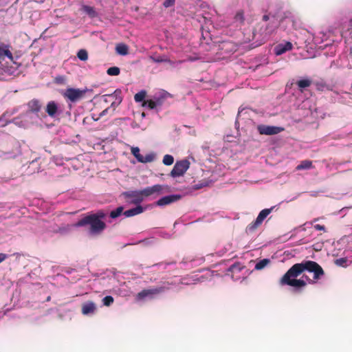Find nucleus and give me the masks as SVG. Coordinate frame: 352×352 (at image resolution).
Returning <instances> with one entry per match:
<instances>
[{
	"label": "nucleus",
	"instance_id": "1",
	"mask_svg": "<svg viewBox=\"0 0 352 352\" xmlns=\"http://www.w3.org/2000/svg\"><path fill=\"white\" fill-rule=\"evenodd\" d=\"M305 271L314 273V278H308V282L310 284L315 283L324 274L323 269L318 263L313 261H305L292 265L280 278L279 284L296 288L305 287L307 283L304 280L296 278Z\"/></svg>",
	"mask_w": 352,
	"mask_h": 352
},
{
	"label": "nucleus",
	"instance_id": "2",
	"mask_svg": "<svg viewBox=\"0 0 352 352\" xmlns=\"http://www.w3.org/2000/svg\"><path fill=\"white\" fill-rule=\"evenodd\" d=\"M106 217V213L102 210H98L96 213L89 214L80 219L76 223V227H83L89 225V232L91 235L100 234L107 228L103 219Z\"/></svg>",
	"mask_w": 352,
	"mask_h": 352
},
{
	"label": "nucleus",
	"instance_id": "3",
	"mask_svg": "<svg viewBox=\"0 0 352 352\" xmlns=\"http://www.w3.org/2000/svg\"><path fill=\"white\" fill-rule=\"evenodd\" d=\"M278 24L275 19L266 23H258L254 30V35L259 34L262 39L267 40L278 28Z\"/></svg>",
	"mask_w": 352,
	"mask_h": 352
},
{
	"label": "nucleus",
	"instance_id": "4",
	"mask_svg": "<svg viewBox=\"0 0 352 352\" xmlns=\"http://www.w3.org/2000/svg\"><path fill=\"white\" fill-rule=\"evenodd\" d=\"M87 89L67 88L63 93V96L72 102H76L84 98Z\"/></svg>",
	"mask_w": 352,
	"mask_h": 352
},
{
	"label": "nucleus",
	"instance_id": "5",
	"mask_svg": "<svg viewBox=\"0 0 352 352\" xmlns=\"http://www.w3.org/2000/svg\"><path fill=\"white\" fill-rule=\"evenodd\" d=\"M190 163L188 160H184L177 162L170 172L173 177L182 176L189 168Z\"/></svg>",
	"mask_w": 352,
	"mask_h": 352
},
{
	"label": "nucleus",
	"instance_id": "6",
	"mask_svg": "<svg viewBox=\"0 0 352 352\" xmlns=\"http://www.w3.org/2000/svg\"><path fill=\"white\" fill-rule=\"evenodd\" d=\"M257 130L261 135H272L282 132L284 131V128L280 126L260 124L257 126Z\"/></svg>",
	"mask_w": 352,
	"mask_h": 352
},
{
	"label": "nucleus",
	"instance_id": "7",
	"mask_svg": "<svg viewBox=\"0 0 352 352\" xmlns=\"http://www.w3.org/2000/svg\"><path fill=\"white\" fill-rule=\"evenodd\" d=\"M124 195L126 198L131 199V204L135 205L140 204L146 198L143 189L141 190L126 192Z\"/></svg>",
	"mask_w": 352,
	"mask_h": 352
},
{
	"label": "nucleus",
	"instance_id": "8",
	"mask_svg": "<svg viewBox=\"0 0 352 352\" xmlns=\"http://www.w3.org/2000/svg\"><path fill=\"white\" fill-rule=\"evenodd\" d=\"M131 151L139 162L148 163L151 162L155 160V154L151 153L143 156L140 153V148L138 147H132Z\"/></svg>",
	"mask_w": 352,
	"mask_h": 352
},
{
	"label": "nucleus",
	"instance_id": "9",
	"mask_svg": "<svg viewBox=\"0 0 352 352\" xmlns=\"http://www.w3.org/2000/svg\"><path fill=\"white\" fill-rule=\"evenodd\" d=\"M165 188V186L161 184H156L152 186H148L145 188H144V192L146 195V197L156 195L158 196L161 194H162L164 189Z\"/></svg>",
	"mask_w": 352,
	"mask_h": 352
},
{
	"label": "nucleus",
	"instance_id": "10",
	"mask_svg": "<svg viewBox=\"0 0 352 352\" xmlns=\"http://www.w3.org/2000/svg\"><path fill=\"white\" fill-rule=\"evenodd\" d=\"M11 46L3 43H0V63L7 57L9 60H13L12 53L10 51Z\"/></svg>",
	"mask_w": 352,
	"mask_h": 352
},
{
	"label": "nucleus",
	"instance_id": "11",
	"mask_svg": "<svg viewBox=\"0 0 352 352\" xmlns=\"http://www.w3.org/2000/svg\"><path fill=\"white\" fill-rule=\"evenodd\" d=\"M181 199V196L179 195H170L163 197L158 199L156 202V205L159 206H164L174 203Z\"/></svg>",
	"mask_w": 352,
	"mask_h": 352
},
{
	"label": "nucleus",
	"instance_id": "12",
	"mask_svg": "<svg viewBox=\"0 0 352 352\" xmlns=\"http://www.w3.org/2000/svg\"><path fill=\"white\" fill-rule=\"evenodd\" d=\"M121 94L122 91L120 89H116L113 94L105 95L104 96L107 98L105 100L107 101L108 98L110 99V100H114L112 101L111 106L113 107H117L122 100Z\"/></svg>",
	"mask_w": 352,
	"mask_h": 352
},
{
	"label": "nucleus",
	"instance_id": "13",
	"mask_svg": "<svg viewBox=\"0 0 352 352\" xmlns=\"http://www.w3.org/2000/svg\"><path fill=\"white\" fill-rule=\"evenodd\" d=\"M165 289H166V288L164 287H155V288L149 289H144L138 294V298L139 299H143L145 297L150 296V295L160 294V293L164 292Z\"/></svg>",
	"mask_w": 352,
	"mask_h": 352
},
{
	"label": "nucleus",
	"instance_id": "14",
	"mask_svg": "<svg viewBox=\"0 0 352 352\" xmlns=\"http://www.w3.org/2000/svg\"><path fill=\"white\" fill-rule=\"evenodd\" d=\"M46 113L51 118H54L58 111V105L54 101H50L46 106Z\"/></svg>",
	"mask_w": 352,
	"mask_h": 352
},
{
	"label": "nucleus",
	"instance_id": "15",
	"mask_svg": "<svg viewBox=\"0 0 352 352\" xmlns=\"http://www.w3.org/2000/svg\"><path fill=\"white\" fill-rule=\"evenodd\" d=\"M96 309V306L94 302L91 301H89L87 302L84 303L82 305V313L84 315H87L89 314H93Z\"/></svg>",
	"mask_w": 352,
	"mask_h": 352
},
{
	"label": "nucleus",
	"instance_id": "16",
	"mask_svg": "<svg viewBox=\"0 0 352 352\" xmlns=\"http://www.w3.org/2000/svg\"><path fill=\"white\" fill-rule=\"evenodd\" d=\"M292 47L293 45L290 42H286L284 44H279L275 48L276 54L277 55L284 54L285 52L291 50L292 49Z\"/></svg>",
	"mask_w": 352,
	"mask_h": 352
},
{
	"label": "nucleus",
	"instance_id": "17",
	"mask_svg": "<svg viewBox=\"0 0 352 352\" xmlns=\"http://www.w3.org/2000/svg\"><path fill=\"white\" fill-rule=\"evenodd\" d=\"M144 212L142 206L138 205L135 208H131L124 212V215L126 217H133L137 214H140Z\"/></svg>",
	"mask_w": 352,
	"mask_h": 352
},
{
	"label": "nucleus",
	"instance_id": "18",
	"mask_svg": "<svg viewBox=\"0 0 352 352\" xmlns=\"http://www.w3.org/2000/svg\"><path fill=\"white\" fill-rule=\"evenodd\" d=\"M29 110L32 113H38L41 109V104L39 100L33 99L28 103Z\"/></svg>",
	"mask_w": 352,
	"mask_h": 352
},
{
	"label": "nucleus",
	"instance_id": "19",
	"mask_svg": "<svg viewBox=\"0 0 352 352\" xmlns=\"http://www.w3.org/2000/svg\"><path fill=\"white\" fill-rule=\"evenodd\" d=\"M274 207H272L270 208H265V209H263L262 210L258 217H256V219H258V221H260L261 223H263V221H264V219L267 217V215H269L271 212L273 210Z\"/></svg>",
	"mask_w": 352,
	"mask_h": 352
},
{
	"label": "nucleus",
	"instance_id": "20",
	"mask_svg": "<svg viewBox=\"0 0 352 352\" xmlns=\"http://www.w3.org/2000/svg\"><path fill=\"white\" fill-rule=\"evenodd\" d=\"M116 52L120 55H126L129 53V47L126 44L119 43L116 47Z\"/></svg>",
	"mask_w": 352,
	"mask_h": 352
},
{
	"label": "nucleus",
	"instance_id": "21",
	"mask_svg": "<svg viewBox=\"0 0 352 352\" xmlns=\"http://www.w3.org/2000/svg\"><path fill=\"white\" fill-rule=\"evenodd\" d=\"M262 223L260 221H258V219L256 220L251 223H250L246 228L247 233H252L254 232Z\"/></svg>",
	"mask_w": 352,
	"mask_h": 352
},
{
	"label": "nucleus",
	"instance_id": "22",
	"mask_svg": "<svg viewBox=\"0 0 352 352\" xmlns=\"http://www.w3.org/2000/svg\"><path fill=\"white\" fill-rule=\"evenodd\" d=\"M296 85L302 91V89L309 87L311 85V80L308 78L301 79L297 81Z\"/></svg>",
	"mask_w": 352,
	"mask_h": 352
},
{
	"label": "nucleus",
	"instance_id": "23",
	"mask_svg": "<svg viewBox=\"0 0 352 352\" xmlns=\"http://www.w3.org/2000/svg\"><path fill=\"white\" fill-rule=\"evenodd\" d=\"M82 10L91 18H94L97 16V13L94 7L89 6H83L82 7Z\"/></svg>",
	"mask_w": 352,
	"mask_h": 352
},
{
	"label": "nucleus",
	"instance_id": "24",
	"mask_svg": "<svg viewBox=\"0 0 352 352\" xmlns=\"http://www.w3.org/2000/svg\"><path fill=\"white\" fill-rule=\"evenodd\" d=\"M312 167V162L309 160H303L296 166V170L309 169Z\"/></svg>",
	"mask_w": 352,
	"mask_h": 352
},
{
	"label": "nucleus",
	"instance_id": "25",
	"mask_svg": "<svg viewBox=\"0 0 352 352\" xmlns=\"http://www.w3.org/2000/svg\"><path fill=\"white\" fill-rule=\"evenodd\" d=\"M316 87L318 91H324L325 90H332L331 86L326 84L324 82H316L315 83Z\"/></svg>",
	"mask_w": 352,
	"mask_h": 352
},
{
	"label": "nucleus",
	"instance_id": "26",
	"mask_svg": "<svg viewBox=\"0 0 352 352\" xmlns=\"http://www.w3.org/2000/svg\"><path fill=\"white\" fill-rule=\"evenodd\" d=\"M270 261L267 258H264L259 261L255 265V269L257 270H261L263 269L268 263H270Z\"/></svg>",
	"mask_w": 352,
	"mask_h": 352
},
{
	"label": "nucleus",
	"instance_id": "27",
	"mask_svg": "<svg viewBox=\"0 0 352 352\" xmlns=\"http://www.w3.org/2000/svg\"><path fill=\"white\" fill-rule=\"evenodd\" d=\"M146 91H144V90L140 91V92L137 93L134 96V100L137 102H142V101L144 102V99L146 97Z\"/></svg>",
	"mask_w": 352,
	"mask_h": 352
},
{
	"label": "nucleus",
	"instance_id": "28",
	"mask_svg": "<svg viewBox=\"0 0 352 352\" xmlns=\"http://www.w3.org/2000/svg\"><path fill=\"white\" fill-rule=\"evenodd\" d=\"M122 212H123V207H122V206L118 207L116 210H112L110 212V217H111L112 219L117 218L119 216H120V214H122Z\"/></svg>",
	"mask_w": 352,
	"mask_h": 352
},
{
	"label": "nucleus",
	"instance_id": "29",
	"mask_svg": "<svg viewBox=\"0 0 352 352\" xmlns=\"http://www.w3.org/2000/svg\"><path fill=\"white\" fill-rule=\"evenodd\" d=\"M107 73L109 76H118L120 73V69L118 67H111L107 69Z\"/></svg>",
	"mask_w": 352,
	"mask_h": 352
},
{
	"label": "nucleus",
	"instance_id": "30",
	"mask_svg": "<svg viewBox=\"0 0 352 352\" xmlns=\"http://www.w3.org/2000/svg\"><path fill=\"white\" fill-rule=\"evenodd\" d=\"M77 57L81 60H87L88 59V53L85 50H80L77 53Z\"/></svg>",
	"mask_w": 352,
	"mask_h": 352
},
{
	"label": "nucleus",
	"instance_id": "31",
	"mask_svg": "<svg viewBox=\"0 0 352 352\" xmlns=\"http://www.w3.org/2000/svg\"><path fill=\"white\" fill-rule=\"evenodd\" d=\"M143 107H147L149 109H155L156 106V102L153 100H144L142 103Z\"/></svg>",
	"mask_w": 352,
	"mask_h": 352
},
{
	"label": "nucleus",
	"instance_id": "32",
	"mask_svg": "<svg viewBox=\"0 0 352 352\" xmlns=\"http://www.w3.org/2000/svg\"><path fill=\"white\" fill-rule=\"evenodd\" d=\"M151 58L153 60V62L155 63H163V62H167V63H171L170 60L168 59L164 56H159L157 57H151Z\"/></svg>",
	"mask_w": 352,
	"mask_h": 352
},
{
	"label": "nucleus",
	"instance_id": "33",
	"mask_svg": "<svg viewBox=\"0 0 352 352\" xmlns=\"http://www.w3.org/2000/svg\"><path fill=\"white\" fill-rule=\"evenodd\" d=\"M174 162V158L170 155H165L163 158V163L165 165L170 166Z\"/></svg>",
	"mask_w": 352,
	"mask_h": 352
},
{
	"label": "nucleus",
	"instance_id": "34",
	"mask_svg": "<svg viewBox=\"0 0 352 352\" xmlns=\"http://www.w3.org/2000/svg\"><path fill=\"white\" fill-rule=\"evenodd\" d=\"M347 263L346 258H340L334 261V263L339 267H346Z\"/></svg>",
	"mask_w": 352,
	"mask_h": 352
},
{
	"label": "nucleus",
	"instance_id": "35",
	"mask_svg": "<svg viewBox=\"0 0 352 352\" xmlns=\"http://www.w3.org/2000/svg\"><path fill=\"white\" fill-rule=\"evenodd\" d=\"M234 20L236 22H239L240 25L243 24L244 22L243 12L239 11L234 16Z\"/></svg>",
	"mask_w": 352,
	"mask_h": 352
},
{
	"label": "nucleus",
	"instance_id": "36",
	"mask_svg": "<svg viewBox=\"0 0 352 352\" xmlns=\"http://www.w3.org/2000/svg\"><path fill=\"white\" fill-rule=\"evenodd\" d=\"M104 305L110 306L113 302V298L111 296H107L102 299Z\"/></svg>",
	"mask_w": 352,
	"mask_h": 352
},
{
	"label": "nucleus",
	"instance_id": "37",
	"mask_svg": "<svg viewBox=\"0 0 352 352\" xmlns=\"http://www.w3.org/2000/svg\"><path fill=\"white\" fill-rule=\"evenodd\" d=\"M314 228L316 230H320V231L326 232L325 227L323 225L316 224V225L314 226Z\"/></svg>",
	"mask_w": 352,
	"mask_h": 352
},
{
	"label": "nucleus",
	"instance_id": "38",
	"mask_svg": "<svg viewBox=\"0 0 352 352\" xmlns=\"http://www.w3.org/2000/svg\"><path fill=\"white\" fill-rule=\"evenodd\" d=\"M175 3V0H165L164 2V6L166 8L173 6Z\"/></svg>",
	"mask_w": 352,
	"mask_h": 352
},
{
	"label": "nucleus",
	"instance_id": "39",
	"mask_svg": "<svg viewBox=\"0 0 352 352\" xmlns=\"http://www.w3.org/2000/svg\"><path fill=\"white\" fill-rule=\"evenodd\" d=\"M65 81V78L63 76H57L55 78V82L58 84H62Z\"/></svg>",
	"mask_w": 352,
	"mask_h": 352
},
{
	"label": "nucleus",
	"instance_id": "40",
	"mask_svg": "<svg viewBox=\"0 0 352 352\" xmlns=\"http://www.w3.org/2000/svg\"><path fill=\"white\" fill-rule=\"evenodd\" d=\"M8 258V255L3 253H0V263L4 261Z\"/></svg>",
	"mask_w": 352,
	"mask_h": 352
},
{
	"label": "nucleus",
	"instance_id": "41",
	"mask_svg": "<svg viewBox=\"0 0 352 352\" xmlns=\"http://www.w3.org/2000/svg\"><path fill=\"white\" fill-rule=\"evenodd\" d=\"M154 101L156 102V106H161V105H162L163 100H162V98H157Z\"/></svg>",
	"mask_w": 352,
	"mask_h": 352
},
{
	"label": "nucleus",
	"instance_id": "42",
	"mask_svg": "<svg viewBox=\"0 0 352 352\" xmlns=\"http://www.w3.org/2000/svg\"><path fill=\"white\" fill-rule=\"evenodd\" d=\"M268 20H269V16L267 14L263 15V21H264V23H266Z\"/></svg>",
	"mask_w": 352,
	"mask_h": 352
},
{
	"label": "nucleus",
	"instance_id": "43",
	"mask_svg": "<svg viewBox=\"0 0 352 352\" xmlns=\"http://www.w3.org/2000/svg\"><path fill=\"white\" fill-rule=\"evenodd\" d=\"M235 267H236V265H232L230 266V270L233 271Z\"/></svg>",
	"mask_w": 352,
	"mask_h": 352
},
{
	"label": "nucleus",
	"instance_id": "44",
	"mask_svg": "<svg viewBox=\"0 0 352 352\" xmlns=\"http://www.w3.org/2000/svg\"><path fill=\"white\" fill-rule=\"evenodd\" d=\"M108 109H106L105 110H104L101 113H100V116H103L105 114V112L107 111Z\"/></svg>",
	"mask_w": 352,
	"mask_h": 352
}]
</instances>
